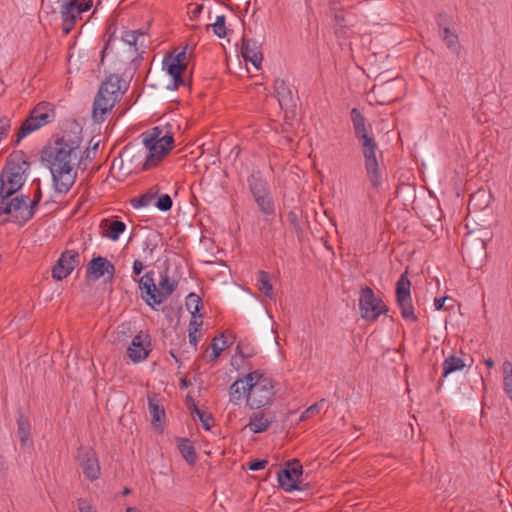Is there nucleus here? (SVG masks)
Here are the masks:
<instances>
[{
    "label": "nucleus",
    "instance_id": "obj_31",
    "mask_svg": "<svg viewBox=\"0 0 512 512\" xmlns=\"http://www.w3.org/2000/svg\"><path fill=\"white\" fill-rule=\"evenodd\" d=\"M442 40L445 43L446 47L453 53L459 55L460 53V43L458 35L452 31L450 28L445 27L442 32Z\"/></svg>",
    "mask_w": 512,
    "mask_h": 512
},
{
    "label": "nucleus",
    "instance_id": "obj_40",
    "mask_svg": "<svg viewBox=\"0 0 512 512\" xmlns=\"http://www.w3.org/2000/svg\"><path fill=\"white\" fill-rule=\"evenodd\" d=\"M173 201L168 194H162L155 203L158 210L166 212L172 208Z\"/></svg>",
    "mask_w": 512,
    "mask_h": 512
},
{
    "label": "nucleus",
    "instance_id": "obj_35",
    "mask_svg": "<svg viewBox=\"0 0 512 512\" xmlns=\"http://www.w3.org/2000/svg\"><path fill=\"white\" fill-rule=\"evenodd\" d=\"M140 37H144V33L141 30H128L123 32L121 39L123 42L129 46L135 47L137 50V42Z\"/></svg>",
    "mask_w": 512,
    "mask_h": 512
},
{
    "label": "nucleus",
    "instance_id": "obj_26",
    "mask_svg": "<svg viewBox=\"0 0 512 512\" xmlns=\"http://www.w3.org/2000/svg\"><path fill=\"white\" fill-rule=\"evenodd\" d=\"M443 374L442 377L446 378L451 373L461 371L466 366L464 360L458 356L450 355L445 358L443 364Z\"/></svg>",
    "mask_w": 512,
    "mask_h": 512
},
{
    "label": "nucleus",
    "instance_id": "obj_38",
    "mask_svg": "<svg viewBox=\"0 0 512 512\" xmlns=\"http://www.w3.org/2000/svg\"><path fill=\"white\" fill-rule=\"evenodd\" d=\"M195 414L197 415L199 421L202 424V427L205 430H210L213 425V417L211 414L206 413L205 411L200 410L199 408L194 409Z\"/></svg>",
    "mask_w": 512,
    "mask_h": 512
},
{
    "label": "nucleus",
    "instance_id": "obj_34",
    "mask_svg": "<svg viewBox=\"0 0 512 512\" xmlns=\"http://www.w3.org/2000/svg\"><path fill=\"white\" fill-rule=\"evenodd\" d=\"M490 202V195L485 190H478L470 197L469 207L475 206L479 208L486 207Z\"/></svg>",
    "mask_w": 512,
    "mask_h": 512
},
{
    "label": "nucleus",
    "instance_id": "obj_15",
    "mask_svg": "<svg viewBox=\"0 0 512 512\" xmlns=\"http://www.w3.org/2000/svg\"><path fill=\"white\" fill-rule=\"evenodd\" d=\"M80 263V254L76 250L64 251L52 269V277L56 280H63Z\"/></svg>",
    "mask_w": 512,
    "mask_h": 512
},
{
    "label": "nucleus",
    "instance_id": "obj_56",
    "mask_svg": "<svg viewBox=\"0 0 512 512\" xmlns=\"http://www.w3.org/2000/svg\"><path fill=\"white\" fill-rule=\"evenodd\" d=\"M131 493V489L128 487H125L122 491V495L126 496Z\"/></svg>",
    "mask_w": 512,
    "mask_h": 512
},
{
    "label": "nucleus",
    "instance_id": "obj_20",
    "mask_svg": "<svg viewBox=\"0 0 512 512\" xmlns=\"http://www.w3.org/2000/svg\"><path fill=\"white\" fill-rule=\"evenodd\" d=\"M273 416L264 411H257L250 415L247 428L255 434L266 431L273 422Z\"/></svg>",
    "mask_w": 512,
    "mask_h": 512
},
{
    "label": "nucleus",
    "instance_id": "obj_43",
    "mask_svg": "<svg viewBox=\"0 0 512 512\" xmlns=\"http://www.w3.org/2000/svg\"><path fill=\"white\" fill-rule=\"evenodd\" d=\"M77 507L79 512H96V509L83 498L77 500Z\"/></svg>",
    "mask_w": 512,
    "mask_h": 512
},
{
    "label": "nucleus",
    "instance_id": "obj_30",
    "mask_svg": "<svg viewBox=\"0 0 512 512\" xmlns=\"http://www.w3.org/2000/svg\"><path fill=\"white\" fill-rule=\"evenodd\" d=\"M30 423L23 414L17 418V435L22 446H26L30 440Z\"/></svg>",
    "mask_w": 512,
    "mask_h": 512
},
{
    "label": "nucleus",
    "instance_id": "obj_8",
    "mask_svg": "<svg viewBox=\"0 0 512 512\" xmlns=\"http://www.w3.org/2000/svg\"><path fill=\"white\" fill-rule=\"evenodd\" d=\"M55 110L51 103L40 102L28 114L22 122L16 134L15 145H18L25 137L41 129L55 119Z\"/></svg>",
    "mask_w": 512,
    "mask_h": 512
},
{
    "label": "nucleus",
    "instance_id": "obj_48",
    "mask_svg": "<svg viewBox=\"0 0 512 512\" xmlns=\"http://www.w3.org/2000/svg\"><path fill=\"white\" fill-rule=\"evenodd\" d=\"M202 10V5H193L189 7V14L191 15V18H196L202 12Z\"/></svg>",
    "mask_w": 512,
    "mask_h": 512
},
{
    "label": "nucleus",
    "instance_id": "obj_57",
    "mask_svg": "<svg viewBox=\"0 0 512 512\" xmlns=\"http://www.w3.org/2000/svg\"><path fill=\"white\" fill-rule=\"evenodd\" d=\"M170 355L175 359L176 362H180L179 358L176 356L173 350L170 351Z\"/></svg>",
    "mask_w": 512,
    "mask_h": 512
},
{
    "label": "nucleus",
    "instance_id": "obj_23",
    "mask_svg": "<svg viewBox=\"0 0 512 512\" xmlns=\"http://www.w3.org/2000/svg\"><path fill=\"white\" fill-rule=\"evenodd\" d=\"M248 386V381L246 379V375L243 378H239L235 380L229 387V402L234 406L240 405L243 398L247 399L248 390L246 387Z\"/></svg>",
    "mask_w": 512,
    "mask_h": 512
},
{
    "label": "nucleus",
    "instance_id": "obj_50",
    "mask_svg": "<svg viewBox=\"0 0 512 512\" xmlns=\"http://www.w3.org/2000/svg\"><path fill=\"white\" fill-rule=\"evenodd\" d=\"M446 300H448V297L436 298L434 300V307H435V309L436 310L444 309V304H445Z\"/></svg>",
    "mask_w": 512,
    "mask_h": 512
},
{
    "label": "nucleus",
    "instance_id": "obj_46",
    "mask_svg": "<svg viewBox=\"0 0 512 512\" xmlns=\"http://www.w3.org/2000/svg\"><path fill=\"white\" fill-rule=\"evenodd\" d=\"M201 326H202V321L198 320L196 315L192 316V319L190 320V323H189L188 331H193V332L198 333Z\"/></svg>",
    "mask_w": 512,
    "mask_h": 512
},
{
    "label": "nucleus",
    "instance_id": "obj_49",
    "mask_svg": "<svg viewBox=\"0 0 512 512\" xmlns=\"http://www.w3.org/2000/svg\"><path fill=\"white\" fill-rule=\"evenodd\" d=\"M503 377L512 376V363L510 361H505L502 365Z\"/></svg>",
    "mask_w": 512,
    "mask_h": 512
},
{
    "label": "nucleus",
    "instance_id": "obj_45",
    "mask_svg": "<svg viewBox=\"0 0 512 512\" xmlns=\"http://www.w3.org/2000/svg\"><path fill=\"white\" fill-rule=\"evenodd\" d=\"M267 464V460H254L249 464V469L252 471H259L264 469Z\"/></svg>",
    "mask_w": 512,
    "mask_h": 512
},
{
    "label": "nucleus",
    "instance_id": "obj_32",
    "mask_svg": "<svg viewBox=\"0 0 512 512\" xmlns=\"http://www.w3.org/2000/svg\"><path fill=\"white\" fill-rule=\"evenodd\" d=\"M254 200L263 214L269 216L275 213V203L271 193L264 196L259 195Z\"/></svg>",
    "mask_w": 512,
    "mask_h": 512
},
{
    "label": "nucleus",
    "instance_id": "obj_44",
    "mask_svg": "<svg viewBox=\"0 0 512 512\" xmlns=\"http://www.w3.org/2000/svg\"><path fill=\"white\" fill-rule=\"evenodd\" d=\"M503 388L508 398L512 401V376L503 377Z\"/></svg>",
    "mask_w": 512,
    "mask_h": 512
},
{
    "label": "nucleus",
    "instance_id": "obj_2",
    "mask_svg": "<svg viewBox=\"0 0 512 512\" xmlns=\"http://www.w3.org/2000/svg\"><path fill=\"white\" fill-rule=\"evenodd\" d=\"M350 118L355 137L362 149L367 178L374 188H379L382 183V175L376 157L377 143L374 137L368 133L366 119L357 108L351 109Z\"/></svg>",
    "mask_w": 512,
    "mask_h": 512
},
{
    "label": "nucleus",
    "instance_id": "obj_37",
    "mask_svg": "<svg viewBox=\"0 0 512 512\" xmlns=\"http://www.w3.org/2000/svg\"><path fill=\"white\" fill-rule=\"evenodd\" d=\"M186 305L191 311L192 316H195L200 311L201 299L195 293H190L187 297Z\"/></svg>",
    "mask_w": 512,
    "mask_h": 512
},
{
    "label": "nucleus",
    "instance_id": "obj_24",
    "mask_svg": "<svg viewBox=\"0 0 512 512\" xmlns=\"http://www.w3.org/2000/svg\"><path fill=\"white\" fill-rule=\"evenodd\" d=\"M100 227H107L106 231L102 233V236L112 241L119 240L120 235L126 230V224L119 220L109 222L108 219H103Z\"/></svg>",
    "mask_w": 512,
    "mask_h": 512
},
{
    "label": "nucleus",
    "instance_id": "obj_47",
    "mask_svg": "<svg viewBox=\"0 0 512 512\" xmlns=\"http://www.w3.org/2000/svg\"><path fill=\"white\" fill-rule=\"evenodd\" d=\"M133 274L138 276L144 270V264L141 260H135L132 266Z\"/></svg>",
    "mask_w": 512,
    "mask_h": 512
},
{
    "label": "nucleus",
    "instance_id": "obj_11",
    "mask_svg": "<svg viewBox=\"0 0 512 512\" xmlns=\"http://www.w3.org/2000/svg\"><path fill=\"white\" fill-rule=\"evenodd\" d=\"M359 311L364 320L374 322L380 315L388 312V307L381 298L375 295L372 288L366 286L361 289Z\"/></svg>",
    "mask_w": 512,
    "mask_h": 512
},
{
    "label": "nucleus",
    "instance_id": "obj_42",
    "mask_svg": "<svg viewBox=\"0 0 512 512\" xmlns=\"http://www.w3.org/2000/svg\"><path fill=\"white\" fill-rule=\"evenodd\" d=\"M33 184H36V191L34 193L33 199H29V205L33 206V211L35 212L38 204L40 203L42 199V191L40 186V181L38 179L33 181Z\"/></svg>",
    "mask_w": 512,
    "mask_h": 512
},
{
    "label": "nucleus",
    "instance_id": "obj_39",
    "mask_svg": "<svg viewBox=\"0 0 512 512\" xmlns=\"http://www.w3.org/2000/svg\"><path fill=\"white\" fill-rule=\"evenodd\" d=\"M157 248V242L153 238H146L143 242V254L144 259H150L153 257V254Z\"/></svg>",
    "mask_w": 512,
    "mask_h": 512
},
{
    "label": "nucleus",
    "instance_id": "obj_12",
    "mask_svg": "<svg viewBox=\"0 0 512 512\" xmlns=\"http://www.w3.org/2000/svg\"><path fill=\"white\" fill-rule=\"evenodd\" d=\"M410 287L411 282L407 276V272H405L396 283V300L401 310V316L405 320L416 322L418 318L414 312Z\"/></svg>",
    "mask_w": 512,
    "mask_h": 512
},
{
    "label": "nucleus",
    "instance_id": "obj_9",
    "mask_svg": "<svg viewBox=\"0 0 512 512\" xmlns=\"http://www.w3.org/2000/svg\"><path fill=\"white\" fill-rule=\"evenodd\" d=\"M10 215L15 223H26L34 216L33 206L29 205V196L18 195L0 198V217Z\"/></svg>",
    "mask_w": 512,
    "mask_h": 512
},
{
    "label": "nucleus",
    "instance_id": "obj_4",
    "mask_svg": "<svg viewBox=\"0 0 512 512\" xmlns=\"http://www.w3.org/2000/svg\"><path fill=\"white\" fill-rule=\"evenodd\" d=\"M128 89V83L119 75H109L100 85L93 103V119L97 123L105 120L117 102Z\"/></svg>",
    "mask_w": 512,
    "mask_h": 512
},
{
    "label": "nucleus",
    "instance_id": "obj_13",
    "mask_svg": "<svg viewBox=\"0 0 512 512\" xmlns=\"http://www.w3.org/2000/svg\"><path fill=\"white\" fill-rule=\"evenodd\" d=\"M302 465L298 460L288 461L277 474L279 486L286 492L301 490Z\"/></svg>",
    "mask_w": 512,
    "mask_h": 512
},
{
    "label": "nucleus",
    "instance_id": "obj_58",
    "mask_svg": "<svg viewBox=\"0 0 512 512\" xmlns=\"http://www.w3.org/2000/svg\"><path fill=\"white\" fill-rule=\"evenodd\" d=\"M129 154V149L128 148H125L122 155H128Z\"/></svg>",
    "mask_w": 512,
    "mask_h": 512
},
{
    "label": "nucleus",
    "instance_id": "obj_1",
    "mask_svg": "<svg viewBox=\"0 0 512 512\" xmlns=\"http://www.w3.org/2000/svg\"><path fill=\"white\" fill-rule=\"evenodd\" d=\"M82 138L79 133L63 132L50 140L42 149L41 161L52 175L54 193L49 203H58L59 197L68 193L77 178V168L82 160Z\"/></svg>",
    "mask_w": 512,
    "mask_h": 512
},
{
    "label": "nucleus",
    "instance_id": "obj_19",
    "mask_svg": "<svg viewBox=\"0 0 512 512\" xmlns=\"http://www.w3.org/2000/svg\"><path fill=\"white\" fill-rule=\"evenodd\" d=\"M241 54L245 60L251 62L256 68L260 66L263 60L261 48L258 42L253 39H242Z\"/></svg>",
    "mask_w": 512,
    "mask_h": 512
},
{
    "label": "nucleus",
    "instance_id": "obj_51",
    "mask_svg": "<svg viewBox=\"0 0 512 512\" xmlns=\"http://www.w3.org/2000/svg\"><path fill=\"white\" fill-rule=\"evenodd\" d=\"M188 336H189V343L191 344V346L196 349L197 347V343H198V336H197V333L196 332H193V331H188Z\"/></svg>",
    "mask_w": 512,
    "mask_h": 512
},
{
    "label": "nucleus",
    "instance_id": "obj_29",
    "mask_svg": "<svg viewBox=\"0 0 512 512\" xmlns=\"http://www.w3.org/2000/svg\"><path fill=\"white\" fill-rule=\"evenodd\" d=\"M232 336L231 332L226 331L225 333H222L219 337H215L211 344L210 348L212 350V353L209 356V361L212 362L216 360L222 353V351L227 347V340L226 335Z\"/></svg>",
    "mask_w": 512,
    "mask_h": 512
},
{
    "label": "nucleus",
    "instance_id": "obj_55",
    "mask_svg": "<svg viewBox=\"0 0 512 512\" xmlns=\"http://www.w3.org/2000/svg\"><path fill=\"white\" fill-rule=\"evenodd\" d=\"M107 49H108V44H106L105 47L101 51V63H103V60H104L105 53H106Z\"/></svg>",
    "mask_w": 512,
    "mask_h": 512
},
{
    "label": "nucleus",
    "instance_id": "obj_21",
    "mask_svg": "<svg viewBox=\"0 0 512 512\" xmlns=\"http://www.w3.org/2000/svg\"><path fill=\"white\" fill-rule=\"evenodd\" d=\"M274 92L281 108L295 106L292 90L283 79H276L274 81Z\"/></svg>",
    "mask_w": 512,
    "mask_h": 512
},
{
    "label": "nucleus",
    "instance_id": "obj_52",
    "mask_svg": "<svg viewBox=\"0 0 512 512\" xmlns=\"http://www.w3.org/2000/svg\"><path fill=\"white\" fill-rule=\"evenodd\" d=\"M186 57L185 51L177 53L175 56H169V59H178L180 63H184Z\"/></svg>",
    "mask_w": 512,
    "mask_h": 512
},
{
    "label": "nucleus",
    "instance_id": "obj_60",
    "mask_svg": "<svg viewBox=\"0 0 512 512\" xmlns=\"http://www.w3.org/2000/svg\"><path fill=\"white\" fill-rule=\"evenodd\" d=\"M0 469H4V463L0 462Z\"/></svg>",
    "mask_w": 512,
    "mask_h": 512
},
{
    "label": "nucleus",
    "instance_id": "obj_62",
    "mask_svg": "<svg viewBox=\"0 0 512 512\" xmlns=\"http://www.w3.org/2000/svg\"><path fill=\"white\" fill-rule=\"evenodd\" d=\"M336 20H341V17H339L338 15H336Z\"/></svg>",
    "mask_w": 512,
    "mask_h": 512
},
{
    "label": "nucleus",
    "instance_id": "obj_25",
    "mask_svg": "<svg viewBox=\"0 0 512 512\" xmlns=\"http://www.w3.org/2000/svg\"><path fill=\"white\" fill-rule=\"evenodd\" d=\"M148 410L152 417L153 426L155 428H161L165 417V411L155 396L148 397Z\"/></svg>",
    "mask_w": 512,
    "mask_h": 512
},
{
    "label": "nucleus",
    "instance_id": "obj_41",
    "mask_svg": "<svg viewBox=\"0 0 512 512\" xmlns=\"http://www.w3.org/2000/svg\"><path fill=\"white\" fill-rule=\"evenodd\" d=\"M324 404V399L308 407L300 416L301 420H306L312 416L319 414L321 407Z\"/></svg>",
    "mask_w": 512,
    "mask_h": 512
},
{
    "label": "nucleus",
    "instance_id": "obj_14",
    "mask_svg": "<svg viewBox=\"0 0 512 512\" xmlns=\"http://www.w3.org/2000/svg\"><path fill=\"white\" fill-rule=\"evenodd\" d=\"M77 460L84 476L95 481L100 477V465L96 452L89 447H80L77 451Z\"/></svg>",
    "mask_w": 512,
    "mask_h": 512
},
{
    "label": "nucleus",
    "instance_id": "obj_27",
    "mask_svg": "<svg viewBox=\"0 0 512 512\" xmlns=\"http://www.w3.org/2000/svg\"><path fill=\"white\" fill-rule=\"evenodd\" d=\"M178 449L183 456V458L187 461L188 464L194 465L196 462V451L193 446V443L187 438H180L178 440Z\"/></svg>",
    "mask_w": 512,
    "mask_h": 512
},
{
    "label": "nucleus",
    "instance_id": "obj_10",
    "mask_svg": "<svg viewBox=\"0 0 512 512\" xmlns=\"http://www.w3.org/2000/svg\"><path fill=\"white\" fill-rule=\"evenodd\" d=\"M57 3L60 6L62 30L65 35L72 31L81 14L93 6V0H57Z\"/></svg>",
    "mask_w": 512,
    "mask_h": 512
},
{
    "label": "nucleus",
    "instance_id": "obj_6",
    "mask_svg": "<svg viewBox=\"0 0 512 512\" xmlns=\"http://www.w3.org/2000/svg\"><path fill=\"white\" fill-rule=\"evenodd\" d=\"M248 381L247 406L251 409H261L273 403L275 390L274 381L260 370L246 374Z\"/></svg>",
    "mask_w": 512,
    "mask_h": 512
},
{
    "label": "nucleus",
    "instance_id": "obj_59",
    "mask_svg": "<svg viewBox=\"0 0 512 512\" xmlns=\"http://www.w3.org/2000/svg\"><path fill=\"white\" fill-rule=\"evenodd\" d=\"M116 161H117V160H116V159H114L113 164H112L113 168L116 166Z\"/></svg>",
    "mask_w": 512,
    "mask_h": 512
},
{
    "label": "nucleus",
    "instance_id": "obj_5",
    "mask_svg": "<svg viewBox=\"0 0 512 512\" xmlns=\"http://www.w3.org/2000/svg\"><path fill=\"white\" fill-rule=\"evenodd\" d=\"M138 288L141 292V298L150 307L160 305L165 302L174 292L177 283L171 279L167 273L160 275L158 284H155L154 271L146 272L137 280Z\"/></svg>",
    "mask_w": 512,
    "mask_h": 512
},
{
    "label": "nucleus",
    "instance_id": "obj_61",
    "mask_svg": "<svg viewBox=\"0 0 512 512\" xmlns=\"http://www.w3.org/2000/svg\"><path fill=\"white\" fill-rule=\"evenodd\" d=\"M336 20H341V17H339L338 15H336Z\"/></svg>",
    "mask_w": 512,
    "mask_h": 512
},
{
    "label": "nucleus",
    "instance_id": "obj_33",
    "mask_svg": "<svg viewBox=\"0 0 512 512\" xmlns=\"http://www.w3.org/2000/svg\"><path fill=\"white\" fill-rule=\"evenodd\" d=\"M259 290L268 298H273V286L270 281V275L266 271L258 272Z\"/></svg>",
    "mask_w": 512,
    "mask_h": 512
},
{
    "label": "nucleus",
    "instance_id": "obj_36",
    "mask_svg": "<svg viewBox=\"0 0 512 512\" xmlns=\"http://www.w3.org/2000/svg\"><path fill=\"white\" fill-rule=\"evenodd\" d=\"M226 17L224 15H218L215 22L211 25L213 33L219 37L224 38L226 36ZM210 27V25H208Z\"/></svg>",
    "mask_w": 512,
    "mask_h": 512
},
{
    "label": "nucleus",
    "instance_id": "obj_28",
    "mask_svg": "<svg viewBox=\"0 0 512 512\" xmlns=\"http://www.w3.org/2000/svg\"><path fill=\"white\" fill-rule=\"evenodd\" d=\"M158 191L150 188L145 193L131 199L130 203L134 209H141L150 206L156 198Z\"/></svg>",
    "mask_w": 512,
    "mask_h": 512
},
{
    "label": "nucleus",
    "instance_id": "obj_54",
    "mask_svg": "<svg viewBox=\"0 0 512 512\" xmlns=\"http://www.w3.org/2000/svg\"><path fill=\"white\" fill-rule=\"evenodd\" d=\"M484 362L488 368H492L494 366V361L491 358L485 359Z\"/></svg>",
    "mask_w": 512,
    "mask_h": 512
},
{
    "label": "nucleus",
    "instance_id": "obj_17",
    "mask_svg": "<svg viewBox=\"0 0 512 512\" xmlns=\"http://www.w3.org/2000/svg\"><path fill=\"white\" fill-rule=\"evenodd\" d=\"M115 274V266L106 257L96 256L93 257L87 264L86 277L93 280H98L104 275L113 278Z\"/></svg>",
    "mask_w": 512,
    "mask_h": 512
},
{
    "label": "nucleus",
    "instance_id": "obj_22",
    "mask_svg": "<svg viewBox=\"0 0 512 512\" xmlns=\"http://www.w3.org/2000/svg\"><path fill=\"white\" fill-rule=\"evenodd\" d=\"M249 190L253 197L270 194V186L260 171H253L247 179Z\"/></svg>",
    "mask_w": 512,
    "mask_h": 512
},
{
    "label": "nucleus",
    "instance_id": "obj_3",
    "mask_svg": "<svg viewBox=\"0 0 512 512\" xmlns=\"http://www.w3.org/2000/svg\"><path fill=\"white\" fill-rule=\"evenodd\" d=\"M30 163L23 151H15L7 158L0 173V198L14 196L26 182Z\"/></svg>",
    "mask_w": 512,
    "mask_h": 512
},
{
    "label": "nucleus",
    "instance_id": "obj_53",
    "mask_svg": "<svg viewBox=\"0 0 512 512\" xmlns=\"http://www.w3.org/2000/svg\"><path fill=\"white\" fill-rule=\"evenodd\" d=\"M237 352L242 356V357H251L252 356V353H244L242 350H241V347L240 345L237 346Z\"/></svg>",
    "mask_w": 512,
    "mask_h": 512
},
{
    "label": "nucleus",
    "instance_id": "obj_16",
    "mask_svg": "<svg viewBox=\"0 0 512 512\" xmlns=\"http://www.w3.org/2000/svg\"><path fill=\"white\" fill-rule=\"evenodd\" d=\"M151 352V339L147 333H137L127 348V356L133 363L145 360Z\"/></svg>",
    "mask_w": 512,
    "mask_h": 512
},
{
    "label": "nucleus",
    "instance_id": "obj_7",
    "mask_svg": "<svg viewBox=\"0 0 512 512\" xmlns=\"http://www.w3.org/2000/svg\"><path fill=\"white\" fill-rule=\"evenodd\" d=\"M142 137L147 151L143 169L148 170L156 166L172 149L174 139L171 134L162 135V130L158 127L153 128L149 134H142Z\"/></svg>",
    "mask_w": 512,
    "mask_h": 512
},
{
    "label": "nucleus",
    "instance_id": "obj_18",
    "mask_svg": "<svg viewBox=\"0 0 512 512\" xmlns=\"http://www.w3.org/2000/svg\"><path fill=\"white\" fill-rule=\"evenodd\" d=\"M163 67L171 76V83L167 85L170 90H176L183 84L182 72L186 69L185 63H180L178 59L165 58L163 60Z\"/></svg>",
    "mask_w": 512,
    "mask_h": 512
}]
</instances>
